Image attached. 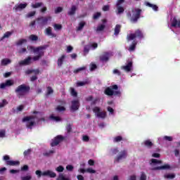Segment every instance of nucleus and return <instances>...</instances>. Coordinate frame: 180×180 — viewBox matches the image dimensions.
<instances>
[{"label": "nucleus", "mask_w": 180, "mask_h": 180, "mask_svg": "<svg viewBox=\"0 0 180 180\" xmlns=\"http://www.w3.org/2000/svg\"><path fill=\"white\" fill-rule=\"evenodd\" d=\"M86 23L85 22H81L79 23V26L77 28V31H81L82 29H84V27L85 26Z\"/></svg>", "instance_id": "35"}, {"label": "nucleus", "mask_w": 180, "mask_h": 180, "mask_svg": "<svg viewBox=\"0 0 180 180\" xmlns=\"http://www.w3.org/2000/svg\"><path fill=\"white\" fill-rule=\"evenodd\" d=\"M127 157V151L126 150H121L120 153V155L115 158V161L117 162H119L120 160H123Z\"/></svg>", "instance_id": "16"}, {"label": "nucleus", "mask_w": 180, "mask_h": 180, "mask_svg": "<svg viewBox=\"0 0 180 180\" xmlns=\"http://www.w3.org/2000/svg\"><path fill=\"white\" fill-rule=\"evenodd\" d=\"M27 6V3L16 4L13 7V11H15V12H19L20 11H23V9H25Z\"/></svg>", "instance_id": "12"}, {"label": "nucleus", "mask_w": 180, "mask_h": 180, "mask_svg": "<svg viewBox=\"0 0 180 180\" xmlns=\"http://www.w3.org/2000/svg\"><path fill=\"white\" fill-rule=\"evenodd\" d=\"M37 117L34 115L26 116L22 118V123L27 122L25 125L27 129H30V130H32V129H33V126H36V122L30 120H34Z\"/></svg>", "instance_id": "6"}, {"label": "nucleus", "mask_w": 180, "mask_h": 180, "mask_svg": "<svg viewBox=\"0 0 180 180\" xmlns=\"http://www.w3.org/2000/svg\"><path fill=\"white\" fill-rule=\"evenodd\" d=\"M86 172L89 174H96V170L93 169L92 168H88L86 169Z\"/></svg>", "instance_id": "48"}, {"label": "nucleus", "mask_w": 180, "mask_h": 180, "mask_svg": "<svg viewBox=\"0 0 180 180\" xmlns=\"http://www.w3.org/2000/svg\"><path fill=\"white\" fill-rule=\"evenodd\" d=\"M50 117H51V119H52V120H55V122H61V118L60 117H56L54 115H51Z\"/></svg>", "instance_id": "45"}, {"label": "nucleus", "mask_w": 180, "mask_h": 180, "mask_svg": "<svg viewBox=\"0 0 180 180\" xmlns=\"http://www.w3.org/2000/svg\"><path fill=\"white\" fill-rule=\"evenodd\" d=\"M40 6H43L42 2L35 3L34 4L32 5V8H34V9H36L37 8H40Z\"/></svg>", "instance_id": "38"}, {"label": "nucleus", "mask_w": 180, "mask_h": 180, "mask_svg": "<svg viewBox=\"0 0 180 180\" xmlns=\"http://www.w3.org/2000/svg\"><path fill=\"white\" fill-rule=\"evenodd\" d=\"M32 60H33V58H32L31 56H28L27 58H26L23 60L20 61L19 62V65H20V66H22V65H30L32 64Z\"/></svg>", "instance_id": "15"}, {"label": "nucleus", "mask_w": 180, "mask_h": 180, "mask_svg": "<svg viewBox=\"0 0 180 180\" xmlns=\"http://www.w3.org/2000/svg\"><path fill=\"white\" fill-rule=\"evenodd\" d=\"M163 139L166 141H172V136H165Z\"/></svg>", "instance_id": "60"}, {"label": "nucleus", "mask_w": 180, "mask_h": 180, "mask_svg": "<svg viewBox=\"0 0 180 180\" xmlns=\"http://www.w3.org/2000/svg\"><path fill=\"white\" fill-rule=\"evenodd\" d=\"M65 58V55H63L60 58L58 59V67H61L63 63H64V60Z\"/></svg>", "instance_id": "27"}, {"label": "nucleus", "mask_w": 180, "mask_h": 180, "mask_svg": "<svg viewBox=\"0 0 180 180\" xmlns=\"http://www.w3.org/2000/svg\"><path fill=\"white\" fill-rule=\"evenodd\" d=\"M93 112L95 113L96 117H98V119H106V116L108 115L106 112L102 111L101 108L98 106H96L93 108Z\"/></svg>", "instance_id": "8"}, {"label": "nucleus", "mask_w": 180, "mask_h": 180, "mask_svg": "<svg viewBox=\"0 0 180 180\" xmlns=\"http://www.w3.org/2000/svg\"><path fill=\"white\" fill-rule=\"evenodd\" d=\"M47 45L40 46L37 48L33 46H28L27 49V50L33 51L34 54H37L32 58L33 61H39V60H40V58L44 56V51L47 49Z\"/></svg>", "instance_id": "2"}, {"label": "nucleus", "mask_w": 180, "mask_h": 180, "mask_svg": "<svg viewBox=\"0 0 180 180\" xmlns=\"http://www.w3.org/2000/svg\"><path fill=\"white\" fill-rule=\"evenodd\" d=\"M102 16V13H101V12H97L96 13L94 14L93 15V19L94 20H97V19L100 17Z\"/></svg>", "instance_id": "43"}, {"label": "nucleus", "mask_w": 180, "mask_h": 180, "mask_svg": "<svg viewBox=\"0 0 180 180\" xmlns=\"http://www.w3.org/2000/svg\"><path fill=\"white\" fill-rule=\"evenodd\" d=\"M29 39L32 41H37V40H39V37H37L35 34H31V35H30Z\"/></svg>", "instance_id": "33"}, {"label": "nucleus", "mask_w": 180, "mask_h": 180, "mask_svg": "<svg viewBox=\"0 0 180 180\" xmlns=\"http://www.w3.org/2000/svg\"><path fill=\"white\" fill-rule=\"evenodd\" d=\"M143 39L144 35L143 34V32L140 30H136L134 33L129 34L127 36V41H131L133 40L131 44L129 46V51H134L136 50V46H137V41L134 40L136 38Z\"/></svg>", "instance_id": "1"}, {"label": "nucleus", "mask_w": 180, "mask_h": 180, "mask_svg": "<svg viewBox=\"0 0 180 180\" xmlns=\"http://www.w3.org/2000/svg\"><path fill=\"white\" fill-rule=\"evenodd\" d=\"M150 162L152 164H162V160H158L157 159H151Z\"/></svg>", "instance_id": "46"}, {"label": "nucleus", "mask_w": 180, "mask_h": 180, "mask_svg": "<svg viewBox=\"0 0 180 180\" xmlns=\"http://www.w3.org/2000/svg\"><path fill=\"white\" fill-rule=\"evenodd\" d=\"M66 169L68 170V171H72V169H74V166L73 165H68L67 166H66Z\"/></svg>", "instance_id": "57"}, {"label": "nucleus", "mask_w": 180, "mask_h": 180, "mask_svg": "<svg viewBox=\"0 0 180 180\" xmlns=\"http://www.w3.org/2000/svg\"><path fill=\"white\" fill-rule=\"evenodd\" d=\"M117 13L120 15V13H123L124 12V8L122 6H117Z\"/></svg>", "instance_id": "37"}, {"label": "nucleus", "mask_w": 180, "mask_h": 180, "mask_svg": "<svg viewBox=\"0 0 180 180\" xmlns=\"http://www.w3.org/2000/svg\"><path fill=\"white\" fill-rule=\"evenodd\" d=\"M63 12V7H58L55 9V13H60Z\"/></svg>", "instance_id": "59"}, {"label": "nucleus", "mask_w": 180, "mask_h": 180, "mask_svg": "<svg viewBox=\"0 0 180 180\" xmlns=\"http://www.w3.org/2000/svg\"><path fill=\"white\" fill-rule=\"evenodd\" d=\"M117 89H119L117 84H114L110 87H107L104 91V94L107 96H120L121 92L117 91Z\"/></svg>", "instance_id": "5"}, {"label": "nucleus", "mask_w": 180, "mask_h": 180, "mask_svg": "<svg viewBox=\"0 0 180 180\" xmlns=\"http://www.w3.org/2000/svg\"><path fill=\"white\" fill-rule=\"evenodd\" d=\"M113 56L112 52L110 51H104L102 54L99 56V60L101 63H108L110 58Z\"/></svg>", "instance_id": "9"}, {"label": "nucleus", "mask_w": 180, "mask_h": 180, "mask_svg": "<svg viewBox=\"0 0 180 180\" xmlns=\"http://www.w3.org/2000/svg\"><path fill=\"white\" fill-rule=\"evenodd\" d=\"M110 8V7L109 6V5L103 6V11L104 12H108V11H109Z\"/></svg>", "instance_id": "62"}, {"label": "nucleus", "mask_w": 180, "mask_h": 180, "mask_svg": "<svg viewBox=\"0 0 180 180\" xmlns=\"http://www.w3.org/2000/svg\"><path fill=\"white\" fill-rule=\"evenodd\" d=\"M64 140V138L61 135H58L56 137L54 138L53 140H52V142L51 143V147H56V146H58L61 141Z\"/></svg>", "instance_id": "10"}, {"label": "nucleus", "mask_w": 180, "mask_h": 180, "mask_svg": "<svg viewBox=\"0 0 180 180\" xmlns=\"http://www.w3.org/2000/svg\"><path fill=\"white\" fill-rule=\"evenodd\" d=\"M180 27V20L178 21L176 18H174L172 22V27Z\"/></svg>", "instance_id": "22"}, {"label": "nucleus", "mask_w": 180, "mask_h": 180, "mask_svg": "<svg viewBox=\"0 0 180 180\" xmlns=\"http://www.w3.org/2000/svg\"><path fill=\"white\" fill-rule=\"evenodd\" d=\"M143 144L145 147H147L148 148H151V147H153V142H151V141L150 140H146L145 141H143Z\"/></svg>", "instance_id": "26"}, {"label": "nucleus", "mask_w": 180, "mask_h": 180, "mask_svg": "<svg viewBox=\"0 0 180 180\" xmlns=\"http://www.w3.org/2000/svg\"><path fill=\"white\" fill-rule=\"evenodd\" d=\"M20 162L19 161L9 160L6 162V165H10L11 167H15V165H19Z\"/></svg>", "instance_id": "23"}, {"label": "nucleus", "mask_w": 180, "mask_h": 180, "mask_svg": "<svg viewBox=\"0 0 180 180\" xmlns=\"http://www.w3.org/2000/svg\"><path fill=\"white\" fill-rule=\"evenodd\" d=\"M32 179V176H25L22 177V180H30Z\"/></svg>", "instance_id": "64"}, {"label": "nucleus", "mask_w": 180, "mask_h": 180, "mask_svg": "<svg viewBox=\"0 0 180 180\" xmlns=\"http://www.w3.org/2000/svg\"><path fill=\"white\" fill-rule=\"evenodd\" d=\"M82 140L83 141L88 142L89 141V136H88L87 135H84L82 137Z\"/></svg>", "instance_id": "61"}, {"label": "nucleus", "mask_w": 180, "mask_h": 180, "mask_svg": "<svg viewBox=\"0 0 180 180\" xmlns=\"http://www.w3.org/2000/svg\"><path fill=\"white\" fill-rule=\"evenodd\" d=\"M160 169H171V166H169V165H165L162 166L156 167L153 168L154 171H158Z\"/></svg>", "instance_id": "20"}, {"label": "nucleus", "mask_w": 180, "mask_h": 180, "mask_svg": "<svg viewBox=\"0 0 180 180\" xmlns=\"http://www.w3.org/2000/svg\"><path fill=\"white\" fill-rule=\"evenodd\" d=\"M76 12H77V6L73 5L71 6L70 9L68 12V15L69 16H74V15H75Z\"/></svg>", "instance_id": "18"}, {"label": "nucleus", "mask_w": 180, "mask_h": 180, "mask_svg": "<svg viewBox=\"0 0 180 180\" xmlns=\"http://www.w3.org/2000/svg\"><path fill=\"white\" fill-rule=\"evenodd\" d=\"M30 153H32V149H27V150H25L23 154L25 157H27V155H30Z\"/></svg>", "instance_id": "50"}, {"label": "nucleus", "mask_w": 180, "mask_h": 180, "mask_svg": "<svg viewBox=\"0 0 180 180\" xmlns=\"http://www.w3.org/2000/svg\"><path fill=\"white\" fill-rule=\"evenodd\" d=\"M15 92L18 98H22L26 94L30 92V86H26V84H20L15 89Z\"/></svg>", "instance_id": "4"}, {"label": "nucleus", "mask_w": 180, "mask_h": 180, "mask_svg": "<svg viewBox=\"0 0 180 180\" xmlns=\"http://www.w3.org/2000/svg\"><path fill=\"white\" fill-rule=\"evenodd\" d=\"M56 180H70V179L65 177V176H64V174L60 173V174H59V175L57 177Z\"/></svg>", "instance_id": "30"}, {"label": "nucleus", "mask_w": 180, "mask_h": 180, "mask_svg": "<svg viewBox=\"0 0 180 180\" xmlns=\"http://www.w3.org/2000/svg\"><path fill=\"white\" fill-rule=\"evenodd\" d=\"M12 34V32H6L4 36L0 39V41H2V40H4V39H8V37H9Z\"/></svg>", "instance_id": "32"}, {"label": "nucleus", "mask_w": 180, "mask_h": 180, "mask_svg": "<svg viewBox=\"0 0 180 180\" xmlns=\"http://www.w3.org/2000/svg\"><path fill=\"white\" fill-rule=\"evenodd\" d=\"M53 27L55 30H61L63 25L61 24H54Z\"/></svg>", "instance_id": "44"}, {"label": "nucleus", "mask_w": 180, "mask_h": 180, "mask_svg": "<svg viewBox=\"0 0 180 180\" xmlns=\"http://www.w3.org/2000/svg\"><path fill=\"white\" fill-rule=\"evenodd\" d=\"M89 84V82L85 81V82H78L77 83V86H84V85H88Z\"/></svg>", "instance_id": "40"}, {"label": "nucleus", "mask_w": 180, "mask_h": 180, "mask_svg": "<svg viewBox=\"0 0 180 180\" xmlns=\"http://www.w3.org/2000/svg\"><path fill=\"white\" fill-rule=\"evenodd\" d=\"M122 4H124V0H117L116 6H121Z\"/></svg>", "instance_id": "63"}, {"label": "nucleus", "mask_w": 180, "mask_h": 180, "mask_svg": "<svg viewBox=\"0 0 180 180\" xmlns=\"http://www.w3.org/2000/svg\"><path fill=\"white\" fill-rule=\"evenodd\" d=\"M86 70V67L83 66L82 68H78L77 69H75L73 72L74 74H78V72H81V71H85Z\"/></svg>", "instance_id": "29"}, {"label": "nucleus", "mask_w": 180, "mask_h": 180, "mask_svg": "<svg viewBox=\"0 0 180 180\" xmlns=\"http://www.w3.org/2000/svg\"><path fill=\"white\" fill-rule=\"evenodd\" d=\"M131 68H133V62L129 61L126 65L122 66L121 69H122L125 72H130L131 71Z\"/></svg>", "instance_id": "17"}, {"label": "nucleus", "mask_w": 180, "mask_h": 180, "mask_svg": "<svg viewBox=\"0 0 180 180\" xmlns=\"http://www.w3.org/2000/svg\"><path fill=\"white\" fill-rule=\"evenodd\" d=\"M120 29H122V25H117L115 26V32H114L115 36H117L119 34V33H120Z\"/></svg>", "instance_id": "28"}, {"label": "nucleus", "mask_w": 180, "mask_h": 180, "mask_svg": "<svg viewBox=\"0 0 180 180\" xmlns=\"http://www.w3.org/2000/svg\"><path fill=\"white\" fill-rule=\"evenodd\" d=\"M36 22L39 27H44L51 22V16H40L36 19Z\"/></svg>", "instance_id": "7"}, {"label": "nucleus", "mask_w": 180, "mask_h": 180, "mask_svg": "<svg viewBox=\"0 0 180 180\" xmlns=\"http://www.w3.org/2000/svg\"><path fill=\"white\" fill-rule=\"evenodd\" d=\"M99 102V98H96L94 100H93L91 103V106L94 105H96Z\"/></svg>", "instance_id": "56"}, {"label": "nucleus", "mask_w": 180, "mask_h": 180, "mask_svg": "<svg viewBox=\"0 0 180 180\" xmlns=\"http://www.w3.org/2000/svg\"><path fill=\"white\" fill-rule=\"evenodd\" d=\"M70 94L72 96H75V98L76 96H78V93H77V91H75V89L72 87L70 88Z\"/></svg>", "instance_id": "39"}, {"label": "nucleus", "mask_w": 180, "mask_h": 180, "mask_svg": "<svg viewBox=\"0 0 180 180\" xmlns=\"http://www.w3.org/2000/svg\"><path fill=\"white\" fill-rule=\"evenodd\" d=\"M72 112H75L79 109V100H74L72 101V105L70 107Z\"/></svg>", "instance_id": "13"}, {"label": "nucleus", "mask_w": 180, "mask_h": 180, "mask_svg": "<svg viewBox=\"0 0 180 180\" xmlns=\"http://www.w3.org/2000/svg\"><path fill=\"white\" fill-rule=\"evenodd\" d=\"M143 10L139 8H135L131 9V13L128 12L127 13V17L129 19L131 23H137L139 19L141 18V13Z\"/></svg>", "instance_id": "3"}, {"label": "nucleus", "mask_w": 180, "mask_h": 180, "mask_svg": "<svg viewBox=\"0 0 180 180\" xmlns=\"http://www.w3.org/2000/svg\"><path fill=\"white\" fill-rule=\"evenodd\" d=\"M105 25H100L97 27L96 32H102L103 30H105Z\"/></svg>", "instance_id": "42"}, {"label": "nucleus", "mask_w": 180, "mask_h": 180, "mask_svg": "<svg viewBox=\"0 0 180 180\" xmlns=\"http://www.w3.org/2000/svg\"><path fill=\"white\" fill-rule=\"evenodd\" d=\"M56 110H57V112H65L66 109L65 107L63 105H58L56 108Z\"/></svg>", "instance_id": "34"}, {"label": "nucleus", "mask_w": 180, "mask_h": 180, "mask_svg": "<svg viewBox=\"0 0 180 180\" xmlns=\"http://www.w3.org/2000/svg\"><path fill=\"white\" fill-rule=\"evenodd\" d=\"M53 94H54L53 88H51V86H47L46 96H50V95H53Z\"/></svg>", "instance_id": "25"}, {"label": "nucleus", "mask_w": 180, "mask_h": 180, "mask_svg": "<svg viewBox=\"0 0 180 180\" xmlns=\"http://www.w3.org/2000/svg\"><path fill=\"white\" fill-rule=\"evenodd\" d=\"M11 63H12V60H11V59L4 58L1 60V65H3V66L8 65V64H11Z\"/></svg>", "instance_id": "24"}, {"label": "nucleus", "mask_w": 180, "mask_h": 180, "mask_svg": "<svg viewBox=\"0 0 180 180\" xmlns=\"http://www.w3.org/2000/svg\"><path fill=\"white\" fill-rule=\"evenodd\" d=\"M146 6H148L149 8H152L155 12L158 11V6L155 4H153L150 2L146 1L145 2Z\"/></svg>", "instance_id": "19"}, {"label": "nucleus", "mask_w": 180, "mask_h": 180, "mask_svg": "<svg viewBox=\"0 0 180 180\" xmlns=\"http://www.w3.org/2000/svg\"><path fill=\"white\" fill-rule=\"evenodd\" d=\"M56 171H57V172H63L64 171V167L60 165L59 167H56Z\"/></svg>", "instance_id": "49"}, {"label": "nucleus", "mask_w": 180, "mask_h": 180, "mask_svg": "<svg viewBox=\"0 0 180 180\" xmlns=\"http://www.w3.org/2000/svg\"><path fill=\"white\" fill-rule=\"evenodd\" d=\"M46 34H47V36H51V37H57V34L52 32L51 27H49L46 29Z\"/></svg>", "instance_id": "21"}, {"label": "nucleus", "mask_w": 180, "mask_h": 180, "mask_svg": "<svg viewBox=\"0 0 180 180\" xmlns=\"http://www.w3.org/2000/svg\"><path fill=\"white\" fill-rule=\"evenodd\" d=\"M139 180H147V176L144 172L141 173Z\"/></svg>", "instance_id": "53"}, {"label": "nucleus", "mask_w": 180, "mask_h": 180, "mask_svg": "<svg viewBox=\"0 0 180 180\" xmlns=\"http://www.w3.org/2000/svg\"><path fill=\"white\" fill-rule=\"evenodd\" d=\"M42 176H49V178H56L57 174L51 170H46L42 172Z\"/></svg>", "instance_id": "14"}, {"label": "nucleus", "mask_w": 180, "mask_h": 180, "mask_svg": "<svg viewBox=\"0 0 180 180\" xmlns=\"http://www.w3.org/2000/svg\"><path fill=\"white\" fill-rule=\"evenodd\" d=\"M165 178H166L167 179H174V178H175V174H165Z\"/></svg>", "instance_id": "41"}, {"label": "nucleus", "mask_w": 180, "mask_h": 180, "mask_svg": "<svg viewBox=\"0 0 180 180\" xmlns=\"http://www.w3.org/2000/svg\"><path fill=\"white\" fill-rule=\"evenodd\" d=\"M15 82L12 79H7L4 83L0 84V89H5L6 86H13Z\"/></svg>", "instance_id": "11"}, {"label": "nucleus", "mask_w": 180, "mask_h": 180, "mask_svg": "<svg viewBox=\"0 0 180 180\" xmlns=\"http://www.w3.org/2000/svg\"><path fill=\"white\" fill-rule=\"evenodd\" d=\"M51 154H54V150H49V151H48L46 153H44V155L45 157H49V155H51Z\"/></svg>", "instance_id": "51"}, {"label": "nucleus", "mask_w": 180, "mask_h": 180, "mask_svg": "<svg viewBox=\"0 0 180 180\" xmlns=\"http://www.w3.org/2000/svg\"><path fill=\"white\" fill-rule=\"evenodd\" d=\"M35 174H36V175H37L38 178H41V175H43V172H41V171H40V170H37L35 172Z\"/></svg>", "instance_id": "58"}, {"label": "nucleus", "mask_w": 180, "mask_h": 180, "mask_svg": "<svg viewBox=\"0 0 180 180\" xmlns=\"http://www.w3.org/2000/svg\"><path fill=\"white\" fill-rule=\"evenodd\" d=\"M122 140H123V137H122V136H117L113 139L114 143H120Z\"/></svg>", "instance_id": "36"}, {"label": "nucleus", "mask_w": 180, "mask_h": 180, "mask_svg": "<svg viewBox=\"0 0 180 180\" xmlns=\"http://www.w3.org/2000/svg\"><path fill=\"white\" fill-rule=\"evenodd\" d=\"M19 54H25L27 53V49H26V48H21L19 51H18Z\"/></svg>", "instance_id": "47"}, {"label": "nucleus", "mask_w": 180, "mask_h": 180, "mask_svg": "<svg viewBox=\"0 0 180 180\" xmlns=\"http://www.w3.org/2000/svg\"><path fill=\"white\" fill-rule=\"evenodd\" d=\"M36 15V11H31L27 14V18H32Z\"/></svg>", "instance_id": "52"}, {"label": "nucleus", "mask_w": 180, "mask_h": 180, "mask_svg": "<svg viewBox=\"0 0 180 180\" xmlns=\"http://www.w3.org/2000/svg\"><path fill=\"white\" fill-rule=\"evenodd\" d=\"M111 153H112V155H116V154H117V153H119V150L117 149V148L111 149Z\"/></svg>", "instance_id": "55"}, {"label": "nucleus", "mask_w": 180, "mask_h": 180, "mask_svg": "<svg viewBox=\"0 0 180 180\" xmlns=\"http://www.w3.org/2000/svg\"><path fill=\"white\" fill-rule=\"evenodd\" d=\"M67 129V131L68 133H71L72 130V127L71 126L70 124H68L66 127Z\"/></svg>", "instance_id": "54"}, {"label": "nucleus", "mask_w": 180, "mask_h": 180, "mask_svg": "<svg viewBox=\"0 0 180 180\" xmlns=\"http://www.w3.org/2000/svg\"><path fill=\"white\" fill-rule=\"evenodd\" d=\"M27 40L25 39H19L16 43V46H22V44H23V43H27Z\"/></svg>", "instance_id": "31"}]
</instances>
